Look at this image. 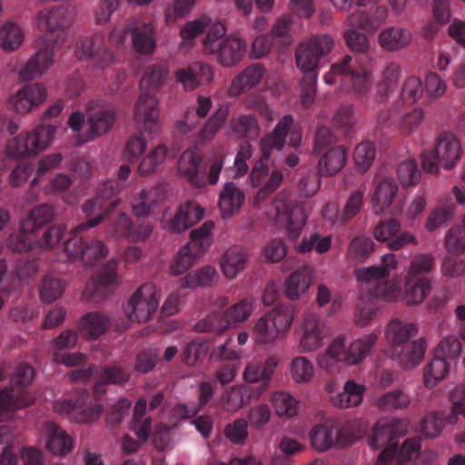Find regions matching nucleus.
I'll return each instance as SVG.
<instances>
[{
    "mask_svg": "<svg viewBox=\"0 0 465 465\" xmlns=\"http://www.w3.org/2000/svg\"><path fill=\"white\" fill-rule=\"evenodd\" d=\"M416 335L417 329L413 324H403L397 319L391 321L386 330L389 343L395 349L401 347L398 352L399 361L406 370L414 368L424 357L426 350L424 339L409 342V340Z\"/></svg>",
    "mask_w": 465,
    "mask_h": 465,
    "instance_id": "1",
    "label": "nucleus"
},
{
    "mask_svg": "<svg viewBox=\"0 0 465 465\" xmlns=\"http://www.w3.org/2000/svg\"><path fill=\"white\" fill-rule=\"evenodd\" d=\"M55 132L54 125H39L30 133L14 137L7 143L6 155L13 159L35 157L48 147Z\"/></svg>",
    "mask_w": 465,
    "mask_h": 465,
    "instance_id": "2",
    "label": "nucleus"
},
{
    "mask_svg": "<svg viewBox=\"0 0 465 465\" xmlns=\"http://www.w3.org/2000/svg\"><path fill=\"white\" fill-rule=\"evenodd\" d=\"M460 155V142L447 134L437 138L435 148L422 152L420 155L422 169L429 173H438L439 167L452 168Z\"/></svg>",
    "mask_w": 465,
    "mask_h": 465,
    "instance_id": "3",
    "label": "nucleus"
},
{
    "mask_svg": "<svg viewBox=\"0 0 465 465\" xmlns=\"http://www.w3.org/2000/svg\"><path fill=\"white\" fill-rule=\"evenodd\" d=\"M334 42L329 35H317L298 44L295 62L302 73H317L320 60L333 48Z\"/></svg>",
    "mask_w": 465,
    "mask_h": 465,
    "instance_id": "4",
    "label": "nucleus"
},
{
    "mask_svg": "<svg viewBox=\"0 0 465 465\" xmlns=\"http://www.w3.org/2000/svg\"><path fill=\"white\" fill-rule=\"evenodd\" d=\"M158 307L155 286L153 283L142 284L124 306L125 316L131 322H147Z\"/></svg>",
    "mask_w": 465,
    "mask_h": 465,
    "instance_id": "5",
    "label": "nucleus"
},
{
    "mask_svg": "<svg viewBox=\"0 0 465 465\" xmlns=\"http://www.w3.org/2000/svg\"><path fill=\"white\" fill-rule=\"evenodd\" d=\"M134 108V120L139 130L149 134H155L161 131L159 102L155 95L142 91Z\"/></svg>",
    "mask_w": 465,
    "mask_h": 465,
    "instance_id": "6",
    "label": "nucleus"
},
{
    "mask_svg": "<svg viewBox=\"0 0 465 465\" xmlns=\"http://www.w3.org/2000/svg\"><path fill=\"white\" fill-rule=\"evenodd\" d=\"M112 183V182H106L102 193L103 195L87 200L83 204L82 209L85 213L86 221L73 229V233H78L84 230L99 225L114 210L118 202L107 200L104 196L105 190H113Z\"/></svg>",
    "mask_w": 465,
    "mask_h": 465,
    "instance_id": "7",
    "label": "nucleus"
},
{
    "mask_svg": "<svg viewBox=\"0 0 465 465\" xmlns=\"http://www.w3.org/2000/svg\"><path fill=\"white\" fill-rule=\"evenodd\" d=\"M292 123L293 119L291 114L284 115L277 124L272 133L261 140L262 156L253 167L260 169L269 168L267 162L271 156L272 150L275 148L281 151L283 148L288 131Z\"/></svg>",
    "mask_w": 465,
    "mask_h": 465,
    "instance_id": "8",
    "label": "nucleus"
},
{
    "mask_svg": "<svg viewBox=\"0 0 465 465\" xmlns=\"http://www.w3.org/2000/svg\"><path fill=\"white\" fill-rule=\"evenodd\" d=\"M403 425V420L397 418L391 420L382 419L376 422L373 428V434L369 441L373 449H378L390 442H397L395 440L404 436L407 430Z\"/></svg>",
    "mask_w": 465,
    "mask_h": 465,
    "instance_id": "9",
    "label": "nucleus"
},
{
    "mask_svg": "<svg viewBox=\"0 0 465 465\" xmlns=\"http://www.w3.org/2000/svg\"><path fill=\"white\" fill-rule=\"evenodd\" d=\"M279 362L280 358L277 355L268 357L263 362H251L245 368L243 379L248 383L260 382L259 391H264L268 389Z\"/></svg>",
    "mask_w": 465,
    "mask_h": 465,
    "instance_id": "10",
    "label": "nucleus"
},
{
    "mask_svg": "<svg viewBox=\"0 0 465 465\" xmlns=\"http://www.w3.org/2000/svg\"><path fill=\"white\" fill-rule=\"evenodd\" d=\"M174 75L176 81L181 83L186 90H194L204 83H211L213 79L211 67L199 62L176 70Z\"/></svg>",
    "mask_w": 465,
    "mask_h": 465,
    "instance_id": "11",
    "label": "nucleus"
},
{
    "mask_svg": "<svg viewBox=\"0 0 465 465\" xmlns=\"http://www.w3.org/2000/svg\"><path fill=\"white\" fill-rule=\"evenodd\" d=\"M246 48L247 44L244 40L230 35L218 44L214 54L223 66L231 67L242 60Z\"/></svg>",
    "mask_w": 465,
    "mask_h": 465,
    "instance_id": "12",
    "label": "nucleus"
},
{
    "mask_svg": "<svg viewBox=\"0 0 465 465\" xmlns=\"http://www.w3.org/2000/svg\"><path fill=\"white\" fill-rule=\"evenodd\" d=\"M265 69L261 64H252L238 74L232 81L229 87V94L232 97H238L250 91L260 84Z\"/></svg>",
    "mask_w": 465,
    "mask_h": 465,
    "instance_id": "13",
    "label": "nucleus"
},
{
    "mask_svg": "<svg viewBox=\"0 0 465 465\" xmlns=\"http://www.w3.org/2000/svg\"><path fill=\"white\" fill-rule=\"evenodd\" d=\"M312 282V269L308 265H303L286 279L283 293L291 301L298 300L308 291Z\"/></svg>",
    "mask_w": 465,
    "mask_h": 465,
    "instance_id": "14",
    "label": "nucleus"
},
{
    "mask_svg": "<svg viewBox=\"0 0 465 465\" xmlns=\"http://www.w3.org/2000/svg\"><path fill=\"white\" fill-rule=\"evenodd\" d=\"M110 318L103 312H93L84 315L78 323L82 335L88 340H95L109 328Z\"/></svg>",
    "mask_w": 465,
    "mask_h": 465,
    "instance_id": "15",
    "label": "nucleus"
},
{
    "mask_svg": "<svg viewBox=\"0 0 465 465\" xmlns=\"http://www.w3.org/2000/svg\"><path fill=\"white\" fill-rule=\"evenodd\" d=\"M54 217V209L51 204H39L34 207L21 223V231L23 233H34L39 228L53 222Z\"/></svg>",
    "mask_w": 465,
    "mask_h": 465,
    "instance_id": "16",
    "label": "nucleus"
},
{
    "mask_svg": "<svg viewBox=\"0 0 465 465\" xmlns=\"http://www.w3.org/2000/svg\"><path fill=\"white\" fill-rule=\"evenodd\" d=\"M320 155L318 173L324 176H331L339 173L344 167L347 160L346 150L343 146L331 147Z\"/></svg>",
    "mask_w": 465,
    "mask_h": 465,
    "instance_id": "17",
    "label": "nucleus"
},
{
    "mask_svg": "<svg viewBox=\"0 0 465 465\" xmlns=\"http://www.w3.org/2000/svg\"><path fill=\"white\" fill-rule=\"evenodd\" d=\"M248 253L239 245L230 247L221 259V267L226 277L232 279L246 266Z\"/></svg>",
    "mask_w": 465,
    "mask_h": 465,
    "instance_id": "18",
    "label": "nucleus"
},
{
    "mask_svg": "<svg viewBox=\"0 0 465 465\" xmlns=\"http://www.w3.org/2000/svg\"><path fill=\"white\" fill-rule=\"evenodd\" d=\"M244 201L242 192L232 182L227 183L220 193L219 207L223 218H229L239 212Z\"/></svg>",
    "mask_w": 465,
    "mask_h": 465,
    "instance_id": "19",
    "label": "nucleus"
},
{
    "mask_svg": "<svg viewBox=\"0 0 465 465\" xmlns=\"http://www.w3.org/2000/svg\"><path fill=\"white\" fill-rule=\"evenodd\" d=\"M39 16H45V24L42 25L49 34L46 35L47 42L63 43L65 39V12L62 9H54L47 15L40 12Z\"/></svg>",
    "mask_w": 465,
    "mask_h": 465,
    "instance_id": "20",
    "label": "nucleus"
},
{
    "mask_svg": "<svg viewBox=\"0 0 465 465\" xmlns=\"http://www.w3.org/2000/svg\"><path fill=\"white\" fill-rule=\"evenodd\" d=\"M45 426L50 432L45 445L46 449L54 455L59 456H65L71 452L73 439L54 422H46Z\"/></svg>",
    "mask_w": 465,
    "mask_h": 465,
    "instance_id": "21",
    "label": "nucleus"
},
{
    "mask_svg": "<svg viewBox=\"0 0 465 465\" xmlns=\"http://www.w3.org/2000/svg\"><path fill=\"white\" fill-rule=\"evenodd\" d=\"M115 113L113 109H101L88 114L90 129L87 132V140L106 134L115 122Z\"/></svg>",
    "mask_w": 465,
    "mask_h": 465,
    "instance_id": "22",
    "label": "nucleus"
},
{
    "mask_svg": "<svg viewBox=\"0 0 465 465\" xmlns=\"http://www.w3.org/2000/svg\"><path fill=\"white\" fill-rule=\"evenodd\" d=\"M398 185L391 180L384 179L376 186L371 197V204L375 214H381L389 208L396 197Z\"/></svg>",
    "mask_w": 465,
    "mask_h": 465,
    "instance_id": "23",
    "label": "nucleus"
},
{
    "mask_svg": "<svg viewBox=\"0 0 465 465\" xmlns=\"http://www.w3.org/2000/svg\"><path fill=\"white\" fill-rule=\"evenodd\" d=\"M411 41V33L400 27H388L379 35L381 46L388 52L401 50L406 47Z\"/></svg>",
    "mask_w": 465,
    "mask_h": 465,
    "instance_id": "24",
    "label": "nucleus"
},
{
    "mask_svg": "<svg viewBox=\"0 0 465 465\" xmlns=\"http://www.w3.org/2000/svg\"><path fill=\"white\" fill-rule=\"evenodd\" d=\"M95 375L97 378H102L108 385L123 386L131 381V372L128 368L115 361L97 367Z\"/></svg>",
    "mask_w": 465,
    "mask_h": 465,
    "instance_id": "25",
    "label": "nucleus"
},
{
    "mask_svg": "<svg viewBox=\"0 0 465 465\" xmlns=\"http://www.w3.org/2000/svg\"><path fill=\"white\" fill-rule=\"evenodd\" d=\"M169 74L168 69L162 64H153L148 66L140 80V89L143 92L159 91L165 84Z\"/></svg>",
    "mask_w": 465,
    "mask_h": 465,
    "instance_id": "26",
    "label": "nucleus"
},
{
    "mask_svg": "<svg viewBox=\"0 0 465 465\" xmlns=\"http://www.w3.org/2000/svg\"><path fill=\"white\" fill-rule=\"evenodd\" d=\"M311 445L318 451L335 448V426L329 423L315 425L310 431Z\"/></svg>",
    "mask_w": 465,
    "mask_h": 465,
    "instance_id": "27",
    "label": "nucleus"
},
{
    "mask_svg": "<svg viewBox=\"0 0 465 465\" xmlns=\"http://www.w3.org/2000/svg\"><path fill=\"white\" fill-rule=\"evenodd\" d=\"M133 45L139 54H151L155 48L154 29L151 23L143 24L132 31Z\"/></svg>",
    "mask_w": 465,
    "mask_h": 465,
    "instance_id": "28",
    "label": "nucleus"
},
{
    "mask_svg": "<svg viewBox=\"0 0 465 465\" xmlns=\"http://www.w3.org/2000/svg\"><path fill=\"white\" fill-rule=\"evenodd\" d=\"M253 389L247 385L232 387L226 393L223 407L227 411H236L250 403Z\"/></svg>",
    "mask_w": 465,
    "mask_h": 465,
    "instance_id": "29",
    "label": "nucleus"
},
{
    "mask_svg": "<svg viewBox=\"0 0 465 465\" xmlns=\"http://www.w3.org/2000/svg\"><path fill=\"white\" fill-rule=\"evenodd\" d=\"M24 41V34L21 27L11 21L0 25V47L5 51L16 50Z\"/></svg>",
    "mask_w": 465,
    "mask_h": 465,
    "instance_id": "30",
    "label": "nucleus"
},
{
    "mask_svg": "<svg viewBox=\"0 0 465 465\" xmlns=\"http://www.w3.org/2000/svg\"><path fill=\"white\" fill-rule=\"evenodd\" d=\"M449 372V364L441 356L434 357L424 368L423 380L427 388L435 387Z\"/></svg>",
    "mask_w": 465,
    "mask_h": 465,
    "instance_id": "31",
    "label": "nucleus"
},
{
    "mask_svg": "<svg viewBox=\"0 0 465 465\" xmlns=\"http://www.w3.org/2000/svg\"><path fill=\"white\" fill-rule=\"evenodd\" d=\"M377 341V336L373 333L366 337L356 340L351 343L347 350V364H359L370 353L371 349Z\"/></svg>",
    "mask_w": 465,
    "mask_h": 465,
    "instance_id": "32",
    "label": "nucleus"
},
{
    "mask_svg": "<svg viewBox=\"0 0 465 465\" xmlns=\"http://www.w3.org/2000/svg\"><path fill=\"white\" fill-rule=\"evenodd\" d=\"M185 156L188 161L180 168L181 172L194 187H204L206 184L204 178L198 175L200 165L203 160V156L196 152L184 153L183 157Z\"/></svg>",
    "mask_w": 465,
    "mask_h": 465,
    "instance_id": "33",
    "label": "nucleus"
},
{
    "mask_svg": "<svg viewBox=\"0 0 465 465\" xmlns=\"http://www.w3.org/2000/svg\"><path fill=\"white\" fill-rule=\"evenodd\" d=\"M430 289V281L428 278H420L413 283L406 284L402 299L408 306L420 304L424 301Z\"/></svg>",
    "mask_w": 465,
    "mask_h": 465,
    "instance_id": "34",
    "label": "nucleus"
},
{
    "mask_svg": "<svg viewBox=\"0 0 465 465\" xmlns=\"http://www.w3.org/2000/svg\"><path fill=\"white\" fill-rule=\"evenodd\" d=\"M210 341L205 339H195L187 344L182 352V361L187 366H195L208 353Z\"/></svg>",
    "mask_w": 465,
    "mask_h": 465,
    "instance_id": "35",
    "label": "nucleus"
},
{
    "mask_svg": "<svg viewBox=\"0 0 465 465\" xmlns=\"http://www.w3.org/2000/svg\"><path fill=\"white\" fill-rule=\"evenodd\" d=\"M38 259L25 257L17 261L15 271L13 272V276L17 278V282L14 283L11 287H4L1 289L2 292H10L12 290L16 289L21 281L29 279L35 276L38 272Z\"/></svg>",
    "mask_w": 465,
    "mask_h": 465,
    "instance_id": "36",
    "label": "nucleus"
},
{
    "mask_svg": "<svg viewBox=\"0 0 465 465\" xmlns=\"http://www.w3.org/2000/svg\"><path fill=\"white\" fill-rule=\"evenodd\" d=\"M376 156V148L374 143L369 141L359 143L353 152V161L356 170L361 173H366L371 166Z\"/></svg>",
    "mask_w": 465,
    "mask_h": 465,
    "instance_id": "37",
    "label": "nucleus"
},
{
    "mask_svg": "<svg viewBox=\"0 0 465 465\" xmlns=\"http://www.w3.org/2000/svg\"><path fill=\"white\" fill-rule=\"evenodd\" d=\"M448 415L444 410L429 412L420 421L422 434L426 438L438 437L442 430L444 420L446 421V416Z\"/></svg>",
    "mask_w": 465,
    "mask_h": 465,
    "instance_id": "38",
    "label": "nucleus"
},
{
    "mask_svg": "<svg viewBox=\"0 0 465 465\" xmlns=\"http://www.w3.org/2000/svg\"><path fill=\"white\" fill-rule=\"evenodd\" d=\"M410 404V396L400 389L383 394L377 402L378 407L385 411L406 409Z\"/></svg>",
    "mask_w": 465,
    "mask_h": 465,
    "instance_id": "39",
    "label": "nucleus"
},
{
    "mask_svg": "<svg viewBox=\"0 0 465 465\" xmlns=\"http://www.w3.org/2000/svg\"><path fill=\"white\" fill-rule=\"evenodd\" d=\"M272 401L279 417L289 419L298 414V401L288 393L277 392Z\"/></svg>",
    "mask_w": 465,
    "mask_h": 465,
    "instance_id": "40",
    "label": "nucleus"
},
{
    "mask_svg": "<svg viewBox=\"0 0 465 465\" xmlns=\"http://www.w3.org/2000/svg\"><path fill=\"white\" fill-rule=\"evenodd\" d=\"M64 291V282L59 278L46 275L42 280L40 296L44 302L52 303L59 299Z\"/></svg>",
    "mask_w": 465,
    "mask_h": 465,
    "instance_id": "41",
    "label": "nucleus"
},
{
    "mask_svg": "<svg viewBox=\"0 0 465 465\" xmlns=\"http://www.w3.org/2000/svg\"><path fill=\"white\" fill-rule=\"evenodd\" d=\"M203 253H198L196 250L191 248V245H184L178 252L174 262L171 266V272L173 275H181L191 268L196 258Z\"/></svg>",
    "mask_w": 465,
    "mask_h": 465,
    "instance_id": "42",
    "label": "nucleus"
},
{
    "mask_svg": "<svg viewBox=\"0 0 465 465\" xmlns=\"http://www.w3.org/2000/svg\"><path fill=\"white\" fill-rule=\"evenodd\" d=\"M114 292L112 288L90 279L82 293V300L98 304L106 301Z\"/></svg>",
    "mask_w": 465,
    "mask_h": 465,
    "instance_id": "43",
    "label": "nucleus"
},
{
    "mask_svg": "<svg viewBox=\"0 0 465 465\" xmlns=\"http://www.w3.org/2000/svg\"><path fill=\"white\" fill-rule=\"evenodd\" d=\"M267 315L270 317L272 324L276 329L279 337L284 336L293 321L292 309L289 306H280L267 313Z\"/></svg>",
    "mask_w": 465,
    "mask_h": 465,
    "instance_id": "44",
    "label": "nucleus"
},
{
    "mask_svg": "<svg viewBox=\"0 0 465 465\" xmlns=\"http://www.w3.org/2000/svg\"><path fill=\"white\" fill-rule=\"evenodd\" d=\"M375 243L366 236L360 235L352 239L349 245V254L351 259L363 262L374 252Z\"/></svg>",
    "mask_w": 465,
    "mask_h": 465,
    "instance_id": "45",
    "label": "nucleus"
},
{
    "mask_svg": "<svg viewBox=\"0 0 465 465\" xmlns=\"http://www.w3.org/2000/svg\"><path fill=\"white\" fill-rule=\"evenodd\" d=\"M213 227V222L206 221L201 227L191 231V241L186 245H191L198 253H203L209 245L208 239Z\"/></svg>",
    "mask_w": 465,
    "mask_h": 465,
    "instance_id": "46",
    "label": "nucleus"
},
{
    "mask_svg": "<svg viewBox=\"0 0 465 465\" xmlns=\"http://www.w3.org/2000/svg\"><path fill=\"white\" fill-rule=\"evenodd\" d=\"M317 77L318 73H303V76L300 81V99L304 107H309L315 100Z\"/></svg>",
    "mask_w": 465,
    "mask_h": 465,
    "instance_id": "47",
    "label": "nucleus"
},
{
    "mask_svg": "<svg viewBox=\"0 0 465 465\" xmlns=\"http://www.w3.org/2000/svg\"><path fill=\"white\" fill-rule=\"evenodd\" d=\"M251 312L252 304L246 301H241L240 302L231 306L223 314V318L226 324L223 326L221 331L229 328L232 323L245 321L250 316Z\"/></svg>",
    "mask_w": 465,
    "mask_h": 465,
    "instance_id": "48",
    "label": "nucleus"
},
{
    "mask_svg": "<svg viewBox=\"0 0 465 465\" xmlns=\"http://www.w3.org/2000/svg\"><path fill=\"white\" fill-rule=\"evenodd\" d=\"M216 272L211 266H204L199 271L190 272L183 278V286L188 288H196L198 286H209L213 282Z\"/></svg>",
    "mask_w": 465,
    "mask_h": 465,
    "instance_id": "49",
    "label": "nucleus"
},
{
    "mask_svg": "<svg viewBox=\"0 0 465 465\" xmlns=\"http://www.w3.org/2000/svg\"><path fill=\"white\" fill-rule=\"evenodd\" d=\"M212 18L208 15H202L198 19L187 22L180 31V36L184 42L195 39L203 34L211 25Z\"/></svg>",
    "mask_w": 465,
    "mask_h": 465,
    "instance_id": "50",
    "label": "nucleus"
},
{
    "mask_svg": "<svg viewBox=\"0 0 465 465\" xmlns=\"http://www.w3.org/2000/svg\"><path fill=\"white\" fill-rule=\"evenodd\" d=\"M106 253L107 248L102 242L91 241L86 243L80 259L84 266L94 267Z\"/></svg>",
    "mask_w": 465,
    "mask_h": 465,
    "instance_id": "51",
    "label": "nucleus"
},
{
    "mask_svg": "<svg viewBox=\"0 0 465 465\" xmlns=\"http://www.w3.org/2000/svg\"><path fill=\"white\" fill-rule=\"evenodd\" d=\"M307 216L303 208H292L287 216V235L290 240H296L306 223Z\"/></svg>",
    "mask_w": 465,
    "mask_h": 465,
    "instance_id": "52",
    "label": "nucleus"
},
{
    "mask_svg": "<svg viewBox=\"0 0 465 465\" xmlns=\"http://www.w3.org/2000/svg\"><path fill=\"white\" fill-rule=\"evenodd\" d=\"M223 434L231 442L242 445L248 437V422L245 419H237L229 423L223 430Z\"/></svg>",
    "mask_w": 465,
    "mask_h": 465,
    "instance_id": "53",
    "label": "nucleus"
},
{
    "mask_svg": "<svg viewBox=\"0 0 465 465\" xmlns=\"http://www.w3.org/2000/svg\"><path fill=\"white\" fill-rule=\"evenodd\" d=\"M91 280L99 282L113 289L120 285L119 276L117 274V262L114 260L109 261L103 268H101Z\"/></svg>",
    "mask_w": 465,
    "mask_h": 465,
    "instance_id": "54",
    "label": "nucleus"
},
{
    "mask_svg": "<svg viewBox=\"0 0 465 465\" xmlns=\"http://www.w3.org/2000/svg\"><path fill=\"white\" fill-rule=\"evenodd\" d=\"M445 246L450 255L460 257L465 251V233L460 226L452 227L445 237Z\"/></svg>",
    "mask_w": 465,
    "mask_h": 465,
    "instance_id": "55",
    "label": "nucleus"
},
{
    "mask_svg": "<svg viewBox=\"0 0 465 465\" xmlns=\"http://www.w3.org/2000/svg\"><path fill=\"white\" fill-rule=\"evenodd\" d=\"M348 24L351 29L375 32L381 25V22L371 18L366 12L357 10L348 17Z\"/></svg>",
    "mask_w": 465,
    "mask_h": 465,
    "instance_id": "56",
    "label": "nucleus"
},
{
    "mask_svg": "<svg viewBox=\"0 0 465 465\" xmlns=\"http://www.w3.org/2000/svg\"><path fill=\"white\" fill-rule=\"evenodd\" d=\"M226 35V27L223 24L218 22L214 23L207 30V34L203 39V50L205 54H213L216 51L218 44L216 42L221 40Z\"/></svg>",
    "mask_w": 465,
    "mask_h": 465,
    "instance_id": "57",
    "label": "nucleus"
},
{
    "mask_svg": "<svg viewBox=\"0 0 465 465\" xmlns=\"http://www.w3.org/2000/svg\"><path fill=\"white\" fill-rule=\"evenodd\" d=\"M104 44V37L102 35L96 34L86 37L82 41L77 55L80 59H93L101 51Z\"/></svg>",
    "mask_w": 465,
    "mask_h": 465,
    "instance_id": "58",
    "label": "nucleus"
},
{
    "mask_svg": "<svg viewBox=\"0 0 465 465\" xmlns=\"http://www.w3.org/2000/svg\"><path fill=\"white\" fill-rule=\"evenodd\" d=\"M292 376L297 382H309L313 376V367L304 357H296L291 363Z\"/></svg>",
    "mask_w": 465,
    "mask_h": 465,
    "instance_id": "59",
    "label": "nucleus"
},
{
    "mask_svg": "<svg viewBox=\"0 0 465 465\" xmlns=\"http://www.w3.org/2000/svg\"><path fill=\"white\" fill-rule=\"evenodd\" d=\"M398 178L403 187L414 185L420 178L415 160L401 163L397 169Z\"/></svg>",
    "mask_w": 465,
    "mask_h": 465,
    "instance_id": "60",
    "label": "nucleus"
},
{
    "mask_svg": "<svg viewBox=\"0 0 465 465\" xmlns=\"http://www.w3.org/2000/svg\"><path fill=\"white\" fill-rule=\"evenodd\" d=\"M254 332L256 334L257 341L262 343H269L280 338L267 314L259 319L254 326Z\"/></svg>",
    "mask_w": 465,
    "mask_h": 465,
    "instance_id": "61",
    "label": "nucleus"
},
{
    "mask_svg": "<svg viewBox=\"0 0 465 465\" xmlns=\"http://www.w3.org/2000/svg\"><path fill=\"white\" fill-rule=\"evenodd\" d=\"M401 230V223L398 220L391 218L380 222L374 228L373 235L379 242H389Z\"/></svg>",
    "mask_w": 465,
    "mask_h": 465,
    "instance_id": "62",
    "label": "nucleus"
},
{
    "mask_svg": "<svg viewBox=\"0 0 465 465\" xmlns=\"http://www.w3.org/2000/svg\"><path fill=\"white\" fill-rule=\"evenodd\" d=\"M335 143L336 139L331 130L326 126H321L315 133L313 153L320 155L331 147H336Z\"/></svg>",
    "mask_w": 465,
    "mask_h": 465,
    "instance_id": "63",
    "label": "nucleus"
},
{
    "mask_svg": "<svg viewBox=\"0 0 465 465\" xmlns=\"http://www.w3.org/2000/svg\"><path fill=\"white\" fill-rule=\"evenodd\" d=\"M157 360L158 354L154 350L143 351L135 357L134 371L141 374L148 373L154 369Z\"/></svg>",
    "mask_w": 465,
    "mask_h": 465,
    "instance_id": "64",
    "label": "nucleus"
}]
</instances>
